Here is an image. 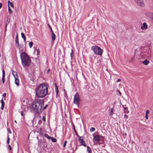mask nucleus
I'll list each match as a JSON object with an SVG mask.
<instances>
[{
    "label": "nucleus",
    "instance_id": "obj_1",
    "mask_svg": "<svg viewBox=\"0 0 153 153\" xmlns=\"http://www.w3.org/2000/svg\"><path fill=\"white\" fill-rule=\"evenodd\" d=\"M48 88L45 83H42L39 86V97L45 96L48 94Z\"/></svg>",
    "mask_w": 153,
    "mask_h": 153
},
{
    "label": "nucleus",
    "instance_id": "obj_2",
    "mask_svg": "<svg viewBox=\"0 0 153 153\" xmlns=\"http://www.w3.org/2000/svg\"><path fill=\"white\" fill-rule=\"evenodd\" d=\"M21 59L23 66L27 67L29 65L30 59L25 53L24 52L21 53Z\"/></svg>",
    "mask_w": 153,
    "mask_h": 153
},
{
    "label": "nucleus",
    "instance_id": "obj_3",
    "mask_svg": "<svg viewBox=\"0 0 153 153\" xmlns=\"http://www.w3.org/2000/svg\"><path fill=\"white\" fill-rule=\"evenodd\" d=\"M91 49L94 51L95 54L102 56L103 53V50L97 46H93L91 48Z\"/></svg>",
    "mask_w": 153,
    "mask_h": 153
},
{
    "label": "nucleus",
    "instance_id": "obj_4",
    "mask_svg": "<svg viewBox=\"0 0 153 153\" xmlns=\"http://www.w3.org/2000/svg\"><path fill=\"white\" fill-rule=\"evenodd\" d=\"M35 101H33L31 104L30 108L31 109H33V110L36 112L38 113V100H36Z\"/></svg>",
    "mask_w": 153,
    "mask_h": 153
},
{
    "label": "nucleus",
    "instance_id": "obj_5",
    "mask_svg": "<svg viewBox=\"0 0 153 153\" xmlns=\"http://www.w3.org/2000/svg\"><path fill=\"white\" fill-rule=\"evenodd\" d=\"M80 101V98L79 95L77 93H76L74 96V103L78 107Z\"/></svg>",
    "mask_w": 153,
    "mask_h": 153
},
{
    "label": "nucleus",
    "instance_id": "obj_6",
    "mask_svg": "<svg viewBox=\"0 0 153 153\" xmlns=\"http://www.w3.org/2000/svg\"><path fill=\"white\" fill-rule=\"evenodd\" d=\"M44 105V101L43 100H39V106H40V110L41 111H42V110L45 109L48 106V105H46L45 106H43Z\"/></svg>",
    "mask_w": 153,
    "mask_h": 153
},
{
    "label": "nucleus",
    "instance_id": "obj_7",
    "mask_svg": "<svg viewBox=\"0 0 153 153\" xmlns=\"http://www.w3.org/2000/svg\"><path fill=\"white\" fill-rule=\"evenodd\" d=\"M37 118L35 117L33 120V126L35 127H36V128H37L38 127V121L37 122Z\"/></svg>",
    "mask_w": 153,
    "mask_h": 153
},
{
    "label": "nucleus",
    "instance_id": "obj_8",
    "mask_svg": "<svg viewBox=\"0 0 153 153\" xmlns=\"http://www.w3.org/2000/svg\"><path fill=\"white\" fill-rule=\"evenodd\" d=\"M139 5L143 6L144 5V3L143 0H134Z\"/></svg>",
    "mask_w": 153,
    "mask_h": 153
},
{
    "label": "nucleus",
    "instance_id": "obj_9",
    "mask_svg": "<svg viewBox=\"0 0 153 153\" xmlns=\"http://www.w3.org/2000/svg\"><path fill=\"white\" fill-rule=\"evenodd\" d=\"M100 136L99 135L94 136V139L97 142H98L100 140Z\"/></svg>",
    "mask_w": 153,
    "mask_h": 153
},
{
    "label": "nucleus",
    "instance_id": "obj_10",
    "mask_svg": "<svg viewBox=\"0 0 153 153\" xmlns=\"http://www.w3.org/2000/svg\"><path fill=\"white\" fill-rule=\"evenodd\" d=\"M79 141L80 142V143L82 146L85 147L86 146V144L85 142V141L83 140V139L81 138V137H79Z\"/></svg>",
    "mask_w": 153,
    "mask_h": 153
},
{
    "label": "nucleus",
    "instance_id": "obj_11",
    "mask_svg": "<svg viewBox=\"0 0 153 153\" xmlns=\"http://www.w3.org/2000/svg\"><path fill=\"white\" fill-rule=\"evenodd\" d=\"M15 45L17 47H19V39L18 34H17L16 35V39H15Z\"/></svg>",
    "mask_w": 153,
    "mask_h": 153
},
{
    "label": "nucleus",
    "instance_id": "obj_12",
    "mask_svg": "<svg viewBox=\"0 0 153 153\" xmlns=\"http://www.w3.org/2000/svg\"><path fill=\"white\" fill-rule=\"evenodd\" d=\"M5 72L4 69H3L2 70V82L3 84H4L5 82Z\"/></svg>",
    "mask_w": 153,
    "mask_h": 153
},
{
    "label": "nucleus",
    "instance_id": "obj_13",
    "mask_svg": "<svg viewBox=\"0 0 153 153\" xmlns=\"http://www.w3.org/2000/svg\"><path fill=\"white\" fill-rule=\"evenodd\" d=\"M147 25L146 24V23L145 22L143 23V25L142 26H141V28L142 30H146V29H147Z\"/></svg>",
    "mask_w": 153,
    "mask_h": 153
},
{
    "label": "nucleus",
    "instance_id": "obj_14",
    "mask_svg": "<svg viewBox=\"0 0 153 153\" xmlns=\"http://www.w3.org/2000/svg\"><path fill=\"white\" fill-rule=\"evenodd\" d=\"M12 74L14 76L15 78H18V76L16 72L13 71Z\"/></svg>",
    "mask_w": 153,
    "mask_h": 153
},
{
    "label": "nucleus",
    "instance_id": "obj_15",
    "mask_svg": "<svg viewBox=\"0 0 153 153\" xmlns=\"http://www.w3.org/2000/svg\"><path fill=\"white\" fill-rule=\"evenodd\" d=\"M1 109L2 110H3L4 105V103L3 99L1 100Z\"/></svg>",
    "mask_w": 153,
    "mask_h": 153
},
{
    "label": "nucleus",
    "instance_id": "obj_16",
    "mask_svg": "<svg viewBox=\"0 0 153 153\" xmlns=\"http://www.w3.org/2000/svg\"><path fill=\"white\" fill-rule=\"evenodd\" d=\"M21 36L22 38L24 40V42H25L26 41V37L25 35V34L23 33H21Z\"/></svg>",
    "mask_w": 153,
    "mask_h": 153
},
{
    "label": "nucleus",
    "instance_id": "obj_17",
    "mask_svg": "<svg viewBox=\"0 0 153 153\" xmlns=\"http://www.w3.org/2000/svg\"><path fill=\"white\" fill-rule=\"evenodd\" d=\"M15 83L18 86L19 85V80L18 79V78H15Z\"/></svg>",
    "mask_w": 153,
    "mask_h": 153
},
{
    "label": "nucleus",
    "instance_id": "obj_18",
    "mask_svg": "<svg viewBox=\"0 0 153 153\" xmlns=\"http://www.w3.org/2000/svg\"><path fill=\"white\" fill-rule=\"evenodd\" d=\"M52 39L53 41H54L56 39V35L53 32H52Z\"/></svg>",
    "mask_w": 153,
    "mask_h": 153
},
{
    "label": "nucleus",
    "instance_id": "obj_19",
    "mask_svg": "<svg viewBox=\"0 0 153 153\" xmlns=\"http://www.w3.org/2000/svg\"><path fill=\"white\" fill-rule=\"evenodd\" d=\"M149 113V111L147 110L146 111V112L145 117L146 119H148V114Z\"/></svg>",
    "mask_w": 153,
    "mask_h": 153
},
{
    "label": "nucleus",
    "instance_id": "obj_20",
    "mask_svg": "<svg viewBox=\"0 0 153 153\" xmlns=\"http://www.w3.org/2000/svg\"><path fill=\"white\" fill-rule=\"evenodd\" d=\"M109 113L110 115H112L114 114V109L113 108H111L109 110Z\"/></svg>",
    "mask_w": 153,
    "mask_h": 153
},
{
    "label": "nucleus",
    "instance_id": "obj_21",
    "mask_svg": "<svg viewBox=\"0 0 153 153\" xmlns=\"http://www.w3.org/2000/svg\"><path fill=\"white\" fill-rule=\"evenodd\" d=\"M143 63L144 65H147L149 63V61H148L147 59H145L143 62Z\"/></svg>",
    "mask_w": 153,
    "mask_h": 153
},
{
    "label": "nucleus",
    "instance_id": "obj_22",
    "mask_svg": "<svg viewBox=\"0 0 153 153\" xmlns=\"http://www.w3.org/2000/svg\"><path fill=\"white\" fill-rule=\"evenodd\" d=\"M8 7L10 5V6L12 7H13L14 5L13 4L12 2H10V1H8Z\"/></svg>",
    "mask_w": 153,
    "mask_h": 153
},
{
    "label": "nucleus",
    "instance_id": "obj_23",
    "mask_svg": "<svg viewBox=\"0 0 153 153\" xmlns=\"http://www.w3.org/2000/svg\"><path fill=\"white\" fill-rule=\"evenodd\" d=\"M38 87H37L36 88V89H35V92H36V97H37H37H38Z\"/></svg>",
    "mask_w": 153,
    "mask_h": 153
},
{
    "label": "nucleus",
    "instance_id": "obj_24",
    "mask_svg": "<svg viewBox=\"0 0 153 153\" xmlns=\"http://www.w3.org/2000/svg\"><path fill=\"white\" fill-rule=\"evenodd\" d=\"M51 140H52V141L53 142H54V143H55L57 141V140L55 139V138H53V137H51Z\"/></svg>",
    "mask_w": 153,
    "mask_h": 153
},
{
    "label": "nucleus",
    "instance_id": "obj_25",
    "mask_svg": "<svg viewBox=\"0 0 153 153\" xmlns=\"http://www.w3.org/2000/svg\"><path fill=\"white\" fill-rule=\"evenodd\" d=\"M87 150L89 153H91V152H92L91 150L89 147L88 146H87Z\"/></svg>",
    "mask_w": 153,
    "mask_h": 153
},
{
    "label": "nucleus",
    "instance_id": "obj_26",
    "mask_svg": "<svg viewBox=\"0 0 153 153\" xmlns=\"http://www.w3.org/2000/svg\"><path fill=\"white\" fill-rule=\"evenodd\" d=\"M44 135L45 137L47 138L48 139H51V137L49 136L48 134H44Z\"/></svg>",
    "mask_w": 153,
    "mask_h": 153
},
{
    "label": "nucleus",
    "instance_id": "obj_27",
    "mask_svg": "<svg viewBox=\"0 0 153 153\" xmlns=\"http://www.w3.org/2000/svg\"><path fill=\"white\" fill-rule=\"evenodd\" d=\"M8 7V11H9V13L10 14L12 13H13V11H12V10H11V8H10V6H9Z\"/></svg>",
    "mask_w": 153,
    "mask_h": 153
},
{
    "label": "nucleus",
    "instance_id": "obj_28",
    "mask_svg": "<svg viewBox=\"0 0 153 153\" xmlns=\"http://www.w3.org/2000/svg\"><path fill=\"white\" fill-rule=\"evenodd\" d=\"M33 43L32 42H30L29 43V45L30 48H31L33 45Z\"/></svg>",
    "mask_w": 153,
    "mask_h": 153
},
{
    "label": "nucleus",
    "instance_id": "obj_29",
    "mask_svg": "<svg viewBox=\"0 0 153 153\" xmlns=\"http://www.w3.org/2000/svg\"><path fill=\"white\" fill-rule=\"evenodd\" d=\"M55 90L56 92V95H57L59 92L58 88H55Z\"/></svg>",
    "mask_w": 153,
    "mask_h": 153
},
{
    "label": "nucleus",
    "instance_id": "obj_30",
    "mask_svg": "<svg viewBox=\"0 0 153 153\" xmlns=\"http://www.w3.org/2000/svg\"><path fill=\"white\" fill-rule=\"evenodd\" d=\"M95 130V128L94 127H91L90 129V131L91 132L94 131Z\"/></svg>",
    "mask_w": 153,
    "mask_h": 153
},
{
    "label": "nucleus",
    "instance_id": "obj_31",
    "mask_svg": "<svg viewBox=\"0 0 153 153\" xmlns=\"http://www.w3.org/2000/svg\"><path fill=\"white\" fill-rule=\"evenodd\" d=\"M125 113H128L129 112V111L128 110V109L126 108L125 109Z\"/></svg>",
    "mask_w": 153,
    "mask_h": 153
},
{
    "label": "nucleus",
    "instance_id": "obj_32",
    "mask_svg": "<svg viewBox=\"0 0 153 153\" xmlns=\"http://www.w3.org/2000/svg\"><path fill=\"white\" fill-rule=\"evenodd\" d=\"M124 117L125 118H126V119H128V116L126 114H125L124 115Z\"/></svg>",
    "mask_w": 153,
    "mask_h": 153
},
{
    "label": "nucleus",
    "instance_id": "obj_33",
    "mask_svg": "<svg viewBox=\"0 0 153 153\" xmlns=\"http://www.w3.org/2000/svg\"><path fill=\"white\" fill-rule=\"evenodd\" d=\"M67 142V141L66 140H65V141L64 145H63V146L64 147H65V146Z\"/></svg>",
    "mask_w": 153,
    "mask_h": 153
},
{
    "label": "nucleus",
    "instance_id": "obj_34",
    "mask_svg": "<svg viewBox=\"0 0 153 153\" xmlns=\"http://www.w3.org/2000/svg\"><path fill=\"white\" fill-rule=\"evenodd\" d=\"M134 57H132L131 58V60H130V61L131 62H133L134 60Z\"/></svg>",
    "mask_w": 153,
    "mask_h": 153
},
{
    "label": "nucleus",
    "instance_id": "obj_35",
    "mask_svg": "<svg viewBox=\"0 0 153 153\" xmlns=\"http://www.w3.org/2000/svg\"><path fill=\"white\" fill-rule=\"evenodd\" d=\"M10 138L9 137H8V138H7V143H8V144H9V141H10Z\"/></svg>",
    "mask_w": 153,
    "mask_h": 153
},
{
    "label": "nucleus",
    "instance_id": "obj_36",
    "mask_svg": "<svg viewBox=\"0 0 153 153\" xmlns=\"http://www.w3.org/2000/svg\"><path fill=\"white\" fill-rule=\"evenodd\" d=\"M48 26H49V28H50V29L51 30V32H53V31L52 30V29L51 27L50 26L49 24H48Z\"/></svg>",
    "mask_w": 153,
    "mask_h": 153
},
{
    "label": "nucleus",
    "instance_id": "obj_37",
    "mask_svg": "<svg viewBox=\"0 0 153 153\" xmlns=\"http://www.w3.org/2000/svg\"><path fill=\"white\" fill-rule=\"evenodd\" d=\"M8 148L10 150H12L11 146L10 145L8 146Z\"/></svg>",
    "mask_w": 153,
    "mask_h": 153
},
{
    "label": "nucleus",
    "instance_id": "obj_38",
    "mask_svg": "<svg viewBox=\"0 0 153 153\" xmlns=\"http://www.w3.org/2000/svg\"><path fill=\"white\" fill-rule=\"evenodd\" d=\"M73 53V50H71V53H70V54H71V58H72V54Z\"/></svg>",
    "mask_w": 153,
    "mask_h": 153
},
{
    "label": "nucleus",
    "instance_id": "obj_39",
    "mask_svg": "<svg viewBox=\"0 0 153 153\" xmlns=\"http://www.w3.org/2000/svg\"><path fill=\"white\" fill-rule=\"evenodd\" d=\"M6 96V93H4L3 94V96L4 97H5Z\"/></svg>",
    "mask_w": 153,
    "mask_h": 153
},
{
    "label": "nucleus",
    "instance_id": "obj_40",
    "mask_svg": "<svg viewBox=\"0 0 153 153\" xmlns=\"http://www.w3.org/2000/svg\"><path fill=\"white\" fill-rule=\"evenodd\" d=\"M42 120H43L44 122H45V117H43L42 118Z\"/></svg>",
    "mask_w": 153,
    "mask_h": 153
},
{
    "label": "nucleus",
    "instance_id": "obj_41",
    "mask_svg": "<svg viewBox=\"0 0 153 153\" xmlns=\"http://www.w3.org/2000/svg\"><path fill=\"white\" fill-rule=\"evenodd\" d=\"M21 115L22 116H24V114H23V113L22 111H21Z\"/></svg>",
    "mask_w": 153,
    "mask_h": 153
},
{
    "label": "nucleus",
    "instance_id": "obj_42",
    "mask_svg": "<svg viewBox=\"0 0 153 153\" xmlns=\"http://www.w3.org/2000/svg\"><path fill=\"white\" fill-rule=\"evenodd\" d=\"M117 91L119 93V94H118V95H119L121 96V93L118 90H117Z\"/></svg>",
    "mask_w": 153,
    "mask_h": 153
},
{
    "label": "nucleus",
    "instance_id": "obj_43",
    "mask_svg": "<svg viewBox=\"0 0 153 153\" xmlns=\"http://www.w3.org/2000/svg\"><path fill=\"white\" fill-rule=\"evenodd\" d=\"M34 54L36 52V48H35V47H34Z\"/></svg>",
    "mask_w": 153,
    "mask_h": 153
},
{
    "label": "nucleus",
    "instance_id": "obj_44",
    "mask_svg": "<svg viewBox=\"0 0 153 153\" xmlns=\"http://www.w3.org/2000/svg\"><path fill=\"white\" fill-rule=\"evenodd\" d=\"M55 88H58L56 83H55Z\"/></svg>",
    "mask_w": 153,
    "mask_h": 153
},
{
    "label": "nucleus",
    "instance_id": "obj_45",
    "mask_svg": "<svg viewBox=\"0 0 153 153\" xmlns=\"http://www.w3.org/2000/svg\"><path fill=\"white\" fill-rule=\"evenodd\" d=\"M50 71V69H48L47 70V73H48L49 72V71Z\"/></svg>",
    "mask_w": 153,
    "mask_h": 153
},
{
    "label": "nucleus",
    "instance_id": "obj_46",
    "mask_svg": "<svg viewBox=\"0 0 153 153\" xmlns=\"http://www.w3.org/2000/svg\"><path fill=\"white\" fill-rule=\"evenodd\" d=\"M2 7V4L0 3V9H1Z\"/></svg>",
    "mask_w": 153,
    "mask_h": 153
},
{
    "label": "nucleus",
    "instance_id": "obj_47",
    "mask_svg": "<svg viewBox=\"0 0 153 153\" xmlns=\"http://www.w3.org/2000/svg\"><path fill=\"white\" fill-rule=\"evenodd\" d=\"M36 51H37V55H38V49H37L36 50Z\"/></svg>",
    "mask_w": 153,
    "mask_h": 153
},
{
    "label": "nucleus",
    "instance_id": "obj_48",
    "mask_svg": "<svg viewBox=\"0 0 153 153\" xmlns=\"http://www.w3.org/2000/svg\"><path fill=\"white\" fill-rule=\"evenodd\" d=\"M120 80H120V79H118L117 80V82H119L120 81Z\"/></svg>",
    "mask_w": 153,
    "mask_h": 153
},
{
    "label": "nucleus",
    "instance_id": "obj_49",
    "mask_svg": "<svg viewBox=\"0 0 153 153\" xmlns=\"http://www.w3.org/2000/svg\"><path fill=\"white\" fill-rule=\"evenodd\" d=\"M40 134L42 135H43V133H42L41 131L40 132Z\"/></svg>",
    "mask_w": 153,
    "mask_h": 153
},
{
    "label": "nucleus",
    "instance_id": "obj_50",
    "mask_svg": "<svg viewBox=\"0 0 153 153\" xmlns=\"http://www.w3.org/2000/svg\"><path fill=\"white\" fill-rule=\"evenodd\" d=\"M152 21L153 23V17L152 18Z\"/></svg>",
    "mask_w": 153,
    "mask_h": 153
},
{
    "label": "nucleus",
    "instance_id": "obj_51",
    "mask_svg": "<svg viewBox=\"0 0 153 153\" xmlns=\"http://www.w3.org/2000/svg\"><path fill=\"white\" fill-rule=\"evenodd\" d=\"M7 24H6V26H5V27L6 28H7Z\"/></svg>",
    "mask_w": 153,
    "mask_h": 153
},
{
    "label": "nucleus",
    "instance_id": "obj_52",
    "mask_svg": "<svg viewBox=\"0 0 153 153\" xmlns=\"http://www.w3.org/2000/svg\"><path fill=\"white\" fill-rule=\"evenodd\" d=\"M33 132H34V133H35L34 131H32L31 133H32Z\"/></svg>",
    "mask_w": 153,
    "mask_h": 153
},
{
    "label": "nucleus",
    "instance_id": "obj_53",
    "mask_svg": "<svg viewBox=\"0 0 153 153\" xmlns=\"http://www.w3.org/2000/svg\"><path fill=\"white\" fill-rule=\"evenodd\" d=\"M15 122L16 123H17V122L16 120H15Z\"/></svg>",
    "mask_w": 153,
    "mask_h": 153
},
{
    "label": "nucleus",
    "instance_id": "obj_54",
    "mask_svg": "<svg viewBox=\"0 0 153 153\" xmlns=\"http://www.w3.org/2000/svg\"><path fill=\"white\" fill-rule=\"evenodd\" d=\"M36 137H37V139H38V136H37Z\"/></svg>",
    "mask_w": 153,
    "mask_h": 153
},
{
    "label": "nucleus",
    "instance_id": "obj_55",
    "mask_svg": "<svg viewBox=\"0 0 153 153\" xmlns=\"http://www.w3.org/2000/svg\"><path fill=\"white\" fill-rule=\"evenodd\" d=\"M6 30H7V28H5V31H6Z\"/></svg>",
    "mask_w": 153,
    "mask_h": 153
},
{
    "label": "nucleus",
    "instance_id": "obj_56",
    "mask_svg": "<svg viewBox=\"0 0 153 153\" xmlns=\"http://www.w3.org/2000/svg\"><path fill=\"white\" fill-rule=\"evenodd\" d=\"M41 121H40H40H39V123H40V122H41Z\"/></svg>",
    "mask_w": 153,
    "mask_h": 153
},
{
    "label": "nucleus",
    "instance_id": "obj_57",
    "mask_svg": "<svg viewBox=\"0 0 153 153\" xmlns=\"http://www.w3.org/2000/svg\"><path fill=\"white\" fill-rule=\"evenodd\" d=\"M9 133H11V131L10 132V131H9Z\"/></svg>",
    "mask_w": 153,
    "mask_h": 153
},
{
    "label": "nucleus",
    "instance_id": "obj_58",
    "mask_svg": "<svg viewBox=\"0 0 153 153\" xmlns=\"http://www.w3.org/2000/svg\"><path fill=\"white\" fill-rule=\"evenodd\" d=\"M36 132L37 133H38V131H36Z\"/></svg>",
    "mask_w": 153,
    "mask_h": 153
},
{
    "label": "nucleus",
    "instance_id": "obj_59",
    "mask_svg": "<svg viewBox=\"0 0 153 153\" xmlns=\"http://www.w3.org/2000/svg\"><path fill=\"white\" fill-rule=\"evenodd\" d=\"M8 82L9 83H10L9 81Z\"/></svg>",
    "mask_w": 153,
    "mask_h": 153
},
{
    "label": "nucleus",
    "instance_id": "obj_60",
    "mask_svg": "<svg viewBox=\"0 0 153 153\" xmlns=\"http://www.w3.org/2000/svg\"><path fill=\"white\" fill-rule=\"evenodd\" d=\"M135 52H136V51L135 50Z\"/></svg>",
    "mask_w": 153,
    "mask_h": 153
},
{
    "label": "nucleus",
    "instance_id": "obj_61",
    "mask_svg": "<svg viewBox=\"0 0 153 153\" xmlns=\"http://www.w3.org/2000/svg\"><path fill=\"white\" fill-rule=\"evenodd\" d=\"M100 153H102V152H100Z\"/></svg>",
    "mask_w": 153,
    "mask_h": 153
}]
</instances>
